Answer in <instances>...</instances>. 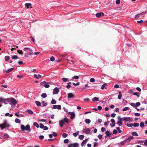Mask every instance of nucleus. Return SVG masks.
Wrapping results in <instances>:
<instances>
[{
  "instance_id": "obj_11",
  "label": "nucleus",
  "mask_w": 147,
  "mask_h": 147,
  "mask_svg": "<svg viewBox=\"0 0 147 147\" xmlns=\"http://www.w3.org/2000/svg\"><path fill=\"white\" fill-rule=\"evenodd\" d=\"M68 98H71L74 97V94L72 93H68Z\"/></svg>"
},
{
  "instance_id": "obj_28",
  "label": "nucleus",
  "mask_w": 147,
  "mask_h": 147,
  "mask_svg": "<svg viewBox=\"0 0 147 147\" xmlns=\"http://www.w3.org/2000/svg\"><path fill=\"white\" fill-rule=\"evenodd\" d=\"M33 125L36 127L37 128H38L39 127L38 124L36 122H34L33 123Z\"/></svg>"
},
{
  "instance_id": "obj_7",
  "label": "nucleus",
  "mask_w": 147,
  "mask_h": 147,
  "mask_svg": "<svg viewBox=\"0 0 147 147\" xmlns=\"http://www.w3.org/2000/svg\"><path fill=\"white\" fill-rule=\"evenodd\" d=\"M90 129L89 128H86L84 129L83 130V132H84L86 134H89L90 133Z\"/></svg>"
},
{
  "instance_id": "obj_2",
  "label": "nucleus",
  "mask_w": 147,
  "mask_h": 147,
  "mask_svg": "<svg viewBox=\"0 0 147 147\" xmlns=\"http://www.w3.org/2000/svg\"><path fill=\"white\" fill-rule=\"evenodd\" d=\"M9 99L10 100L11 104L13 105H15L18 102V101L13 98H10Z\"/></svg>"
},
{
  "instance_id": "obj_52",
  "label": "nucleus",
  "mask_w": 147,
  "mask_h": 147,
  "mask_svg": "<svg viewBox=\"0 0 147 147\" xmlns=\"http://www.w3.org/2000/svg\"><path fill=\"white\" fill-rule=\"evenodd\" d=\"M95 79L93 78H92L90 79V82H94L95 81Z\"/></svg>"
},
{
  "instance_id": "obj_16",
  "label": "nucleus",
  "mask_w": 147,
  "mask_h": 147,
  "mask_svg": "<svg viewBox=\"0 0 147 147\" xmlns=\"http://www.w3.org/2000/svg\"><path fill=\"white\" fill-rule=\"evenodd\" d=\"M25 126L23 125H21V130L22 131H24L26 130Z\"/></svg>"
},
{
  "instance_id": "obj_50",
  "label": "nucleus",
  "mask_w": 147,
  "mask_h": 147,
  "mask_svg": "<svg viewBox=\"0 0 147 147\" xmlns=\"http://www.w3.org/2000/svg\"><path fill=\"white\" fill-rule=\"evenodd\" d=\"M130 104L133 107L136 108V107L135 103H131Z\"/></svg>"
},
{
  "instance_id": "obj_20",
  "label": "nucleus",
  "mask_w": 147,
  "mask_h": 147,
  "mask_svg": "<svg viewBox=\"0 0 147 147\" xmlns=\"http://www.w3.org/2000/svg\"><path fill=\"white\" fill-rule=\"evenodd\" d=\"M62 120L64 122H65L67 123H69V120L67 117L65 118Z\"/></svg>"
},
{
  "instance_id": "obj_29",
  "label": "nucleus",
  "mask_w": 147,
  "mask_h": 147,
  "mask_svg": "<svg viewBox=\"0 0 147 147\" xmlns=\"http://www.w3.org/2000/svg\"><path fill=\"white\" fill-rule=\"evenodd\" d=\"M50 83L49 82H47L45 81H43V82H42L40 83V84L42 86H45V84L46 83Z\"/></svg>"
},
{
  "instance_id": "obj_25",
  "label": "nucleus",
  "mask_w": 147,
  "mask_h": 147,
  "mask_svg": "<svg viewBox=\"0 0 147 147\" xmlns=\"http://www.w3.org/2000/svg\"><path fill=\"white\" fill-rule=\"evenodd\" d=\"M99 100V98L97 97H95L92 99V100L93 101H97Z\"/></svg>"
},
{
  "instance_id": "obj_63",
  "label": "nucleus",
  "mask_w": 147,
  "mask_h": 147,
  "mask_svg": "<svg viewBox=\"0 0 147 147\" xmlns=\"http://www.w3.org/2000/svg\"><path fill=\"white\" fill-rule=\"evenodd\" d=\"M116 3L117 4H119L120 3V0H117L116 1Z\"/></svg>"
},
{
  "instance_id": "obj_62",
  "label": "nucleus",
  "mask_w": 147,
  "mask_h": 147,
  "mask_svg": "<svg viewBox=\"0 0 147 147\" xmlns=\"http://www.w3.org/2000/svg\"><path fill=\"white\" fill-rule=\"evenodd\" d=\"M79 138L81 140H83V135H81L79 136Z\"/></svg>"
},
{
  "instance_id": "obj_58",
  "label": "nucleus",
  "mask_w": 147,
  "mask_h": 147,
  "mask_svg": "<svg viewBox=\"0 0 147 147\" xmlns=\"http://www.w3.org/2000/svg\"><path fill=\"white\" fill-rule=\"evenodd\" d=\"M44 138V137L43 136H39V138L40 140H42Z\"/></svg>"
},
{
  "instance_id": "obj_15",
  "label": "nucleus",
  "mask_w": 147,
  "mask_h": 147,
  "mask_svg": "<svg viewBox=\"0 0 147 147\" xmlns=\"http://www.w3.org/2000/svg\"><path fill=\"white\" fill-rule=\"evenodd\" d=\"M25 128H26V130H27V131H30V126L29 125H27L26 126H25Z\"/></svg>"
},
{
  "instance_id": "obj_40",
  "label": "nucleus",
  "mask_w": 147,
  "mask_h": 147,
  "mask_svg": "<svg viewBox=\"0 0 147 147\" xmlns=\"http://www.w3.org/2000/svg\"><path fill=\"white\" fill-rule=\"evenodd\" d=\"M12 58L14 59H18V57L16 55H13L12 57Z\"/></svg>"
},
{
  "instance_id": "obj_46",
  "label": "nucleus",
  "mask_w": 147,
  "mask_h": 147,
  "mask_svg": "<svg viewBox=\"0 0 147 147\" xmlns=\"http://www.w3.org/2000/svg\"><path fill=\"white\" fill-rule=\"evenodd\" d=\"M133 94L137 96L138 97H139L140 96L139 94L137 92H135L133 93Z\"/></svg>"
},
{
  "instance_id": "obj_31",
  "label": "nucleus",
  "mask_w": 147,
  "mask_h": 147,
  "mask_svg": "<svg viewBox=\"0 0 147 147\" xmlns=\"http://www.w3.org/2000/svg\"><path fill=\"white\" fill-rule=\"evenodd\" d=\"M79 131H78L77 132L74 133L73 134V135L75 137H76L78 135Z\"/></svg>"
},
{
  "instance_id": "obj_54",
  "label": "nucleus",
  "mask_w": 147,
  "mask_h": 147,
  "mask_svg": "<svg viewBox=\"0 0 147 147\" xmlns=\"http://www.w3.org/2000/svg\"><path fill=\"white\" fill-rule=\"evenodd\" d=\"M69 140L67 139H66L64 140V142L65 144H67L68 143Z\"/></svg>"
},
{
  "instance_id": "obj_14",
  "label": "nucleus",
  "mask_w": 147,
  "mask_h": 147,
  "mask_svg": "<svg viewBox=\"0 0 147 147\" xmlns=\"http://www.w3.org/2000/svg\"><path fill=\"white\" fill-rule=\"evenodd\" d=\"M14 69V68H12L9 69L7 70H5L4 71H5V72L6 73H9V72H11V71H12Z\"/></svg>"
},
{
  "instance_id": "obj_1",
  "label": "nucleus",
  "mask_w": 147,
  "mask_h": 147,
  "mask_svg": "<svg viewBox=\"0 0 147 147\" xmlns=\"http://www.w3.org/2000/svg\"><path fill=\"white\" fill-rule=\"evenodd\" d=\"M11 126L8 123L7 120H5L2 124H0V127L1 129H3L4 128L9 127Z\"/></svg>"
},
{
  "instance_id": "obj_4",
  "label": "nucleus",
  "mask_w": 147,
  "mask_h": 147,
  "mask_svg": "<svg viewBox=\"0 0 147 147\" xmlns=\"http://www.w3.org/2000/svg\"><path fill=\"white\" fill-rule=\"evenodd\" d=\"M123 121H129L130 122L131 121V119L129 117H125L123 118Z\"/></svg>"
},
{
  "instance_id": "obj_32",
  "label": "nucleus",
  "mask_w": 147,
  "mask_h": 147,
  "mask_svg": "<svg viewBox=\"0 0 147 147\" xmlns=\"http://www.w3.org/2000/svg\"><path fill=\"white\" fill-rule=\"evenodd\" d=\"M10 59V57L8 56H6L5 57V61H8Z\"/></svg>"
},
{
  "instance_id": "obj_22",
  "label": "nucleus",
  "mask_w": 147,
  "mask_h": 147,
  "mask_svg": "<svg viewBox=\"0 0 147 147\" xmlns=\"http://www.w3.org/2000/svg\"><path fill=\"white\" fill-rule=\"evenodd\" d=\"M119 94L118 96V98L119 99H121L122 96V95L121 92L120 91L119 92Z\"/></svg>"
},
{
  "instance_id": "obj_30",
  "label": "nucleus",
  "mask_w": 147,
  "mask_h": 147,
  "mask_svg": "<svg viewBox=\"0 0 147 147\" xmlns=\"http://www.w3.org/2000/svg\"><path fill=\"white\" fill-rule=\"evenodd\" d=\"M129 107H125L123 109H122V111H126L127 110H129Z\"/></svg>"
},
{
  "instance_id": "obj_48",
  "label": "nucleus",
  "mask_w": 147,
  "mask_h": 147,
  "mask_svg": "<svg viewBox=\"0 0 147 147\" xmlns=\"http://www.w3.org/2000/svg\"><path fill=\"white\" fill-rule=\"evenodd\" d=\"M118 121H123V118H121L119 116H118L117 117Z\"/></svg>"
},
{
  "instance_id": "obj_43",
  "label": "nucleus",
  "mask_w": 147,
  "mask_h": 147,
  "mask_svg": "<svg viewBox=\"0 0 147 147\" xmlns=\"http://www.w3.org/2000/svg\"><path fill=\"white\" fill-rule=\"evenodd\" d=\"M42 104L43 106H45L47 105V104L45 103V102L44 101H43L42 102Z\"/></svg>"
},
{
  "instance_id": "obj_53",
  "label": "nucleus",
  "mask_w": 147,
  "mask_h": 147,
  "mask_svg": "<svg viewBox=\"0 0 147 147\" xmlns=\"http://www.w3.org/2000/svg\"><path fill=\"white\" fill-rule=\"evenodd\" d=\"M55 60V58L53 56H52L50 58V61H53Z\"/></svg>"
},
{
  "instance_id": "obj_38",
  "label": "nucleus",
  "mask_w": 147,
  "mask_h": 147,
  "mask_svg": "<svg viewBox=\"0 0 147 147\" xmlns=\"http://www.w3.org/2000/svg\"><path fill=\"white\" fill-rule=\"evenodd\" d=\"M140 126L142 128H143L144 126V123L143 122H141L140 124Z\"/></svg>"
},
{
  "instance_id": "obj_60",
  "label": "nucleus",
  "mask_w": 147,
  "mask_h": 147,
  "mask_svg": "<svg viewBox=\"0 0 147 147\" xmlns=\"http://www.w3.org/2000/svg\"><path fill=\"white\" fill-rule=\"evenodd\" d=\"M111 122L113 123H115V120L113 119H112L111 120Z\"/></svg>"
},
{
  "instance_id": "obj_35",
  "label": "nucleus",
  "mask_w": 147,
  "mask_h": 147,
  "mask_svg": "<svg viewBox=\"0 0 147 147\" xmlns=\"http://www.w3.org/2000/svg\"><path fill=\"white\" fill-rule=\"evenodd\" d=\"M41 96L42 98H45L47 97V94L45 93H43L42 94Z\"/></svg>"
},
{
  "instance_id": "obj_37",
  "label": "nucleus",
  "mask_w": 147,
  "mask_h": 147,
  "mask_svg": "<svg viewBox=\"0 0 147 147\" xmlns=\"http://www.w3.org/2000/svg\"><path fill=\"white\" fill-rule=\"evenodd\" d=\"M89 88V86L87 84H86L85 85V87L83 88V90H88V88Z\"/></svg>"
},
{
  "instance_id": "obj_45",
  "label": "nucleus",
  "mask_w": 147,
  "mask_h": 147,
  "mask_svg": "<svg viewBox=\"0 0 147 147\" xmlns=\"http://www.w3.org/2000/svg\"><path fill=\"white\" fill-rule=\"evenodd\" d=\"M17 52L20 54L23 55V53L22 51L20 50H18Z\"/></svg>"
},
{
  "instance_id": "obj_47",
  "label": "nucleus",
  "mask_w": 147,
  "mask_h": 147,
  "mask_svg": "<svg viewBox=\"0 0 147 147\" xmlns=\"http://www.w3.org/2000/svg\"><path fill=\"white\" fill-rule=\"evenodd\" d=\"M68 136V135L65 133H63L62 134V136L64 138H66Z\"/></svg>"
},
{
  "instance_id": "obj_5",
  "label": "nucleus",
  "mask_w": 147,
  "mask_h": 147,
  "mask_svg": "<svg viewBox=\"0 0 147 147\" xmlns=\"http://www.w3.org/2000/svg\"><path fill=\"white\" fill-rule=\"evenodd\" d=\"M79 145L77 143H75L73 144H71L68 145V147H72L74 146V147H77Z\"/></svg>"
},
{
  "instance_id": "obj_19",
  "label": "nucleus",
  "mask_w": 147,
  "mask_h": 147,
  "mask_svg": "<svg viewBox=\"0 0 147 147\" xmlns=\"http://www.w3.org/2000/svg\"><path fill=\"white\" fill-rule=\"evenodd\" d=\"M35 103L38 106H41V103L39 101H35Z\"/></svg>"
},
{
  "instance_id": "obj_56",
  "label": "nucleus",
  "mask_w": 147,
  "mask_h": 147,
  "mask_svg": "<svg viewBox=\"0 0 147 147\" xmlns=\"http://www.w3.org/2000/svg\"><path fill=\"white\" fill-rule=\"evenodd\" d=\"M117 129L118 130V132L119 133L121 132L122 131L120 129L119 127H117Z\"/></svg>"
},
{
  "instance_id": "obj_9",
  "label": "nucleus",
  "mask_w": 147,
  "mask_h": 147,
  "mask_svg": "<svg viewBox=\"0 0 147 147\" xmlns=\"http://www.w3.org/2000/svg\"><path fill=\"white\" fill-rule=\"evenodd\" d=\"M104 16V14L102 12L98 13L96 14V16L97 17H100L101 16Z\"/></svg>"
},
{
  "instance_id": "obj_49",
  "label": "nucleus",
  "mask_w": 147,
  "mask_h": 147,
  "mask_svg": "<svg viewBox=\"0 0 147 147\" xmlns=\"http://www.w3.org/2000/svg\"><path fill=\"white\" fill-rule=\"evenodd\" d=\"M72 78L73 79H78V78H79V77L78 76H74V77H73Z\"/></svg>"
},
{
  "instance_id": "obj_17",
  "label": "nucleus",
  "mask_w": 147,
  "mask_h": 147,
  "mask_svg": "<svg viewBox=\"0 0 147 147\" xmlns=\"http://www.w3.org/2000/svg\"><path fill=\"white\" fill-rule=\"evenodd\" d=\"M8 102V99H4L2 102H3L4 104H7V102Z\"/></svg>"
},
{
  "instance_id": "obj_39",
  "label": "nucleus",
  "mask_w": 147,
  "mask_h": 147,
  "mask_svg": "<svg viewBox=\"0 0 147 147\" xmlns=\"http://www.w3.org/2000/svg\"><path fill=\"white\" fill-rule=\"evenodd\" d=\"M107 85V84L106 83H105L102 86L101 88L102 90H103L105 88V86Z\"/></svg>"
},
{
  "instance_id": "obj_12",
  "label": "nucleus",
  "mask_w": 147,
  "mask_h": 147,
  "mask_svg": "<svg viewBox=\"0 0 147 147\" xmlns=\"http://www.w3.org/2000/svg\"><path fill=\"white\" fill-rule=\"evenodd\" d=\"M64 123V122L62 120H61L59 121V124L61 127H63Z\"/></svg>"
},
{
  "instance_id": "obj_23",
  "label": "nucleus",
  "mask_w": 147,
  "mask_h": 147,
  "mask_svg": "<svg viewBox=\"0 0 147 147\" xmlns=\"http://www.w3.org/2000/svg\"><path fill=\"white\" fill-rule=\"evenodd\" d=\"M71 82H69L67 84V85L66 86V87L68 89L69 88L71 87Z\"/></svg>"
},
{
  "instance_id": "obj_3",
  "label": "nucleus",
  "mask_w": 147,
  "mask_h": 147,
  "mask_svg": "<svg viewBox=\"0 0 147 147\" xmlns=\"http://www.w3.org/2000/svg\"><path fill=\"white\" fill-rule=\"evenodd\" d=\"M69 115H71L70 118L71 119H73L75 117V115L73 112H69L68 113Z\"/></svg>"
},
{
  "instance_id": "obj_8",
  "label": "nucleus",
  "mask_w": 147,
  "mask_h": 147,
  "mask_svg": "<svg viewBox=\"0 0 147 147\" xmlns=\"http://www.w3.org/2000/svg\"><path fill=\"white\" fill-rule=\"evenodd\" d=\"M134 138V137L133 136H131L125 140L127 142L130 141L131 140H133Z\"/></svg>"
},
{
  "instance_id": "obj_26",
  "label": "nucleus",
  "mask_w": 147,
  "mask_h": 147,
  "mask_svg": "<svg viewBox=\"0 0 147 147\" xmlns=\"http://www.w3.org/2000/svg\"><path fill=\"white\" fill-rule=\"evenodd\" d=\"M122 121H118L117 122V124L119 126H120L122 124Z\"/></svg>"
},
{
  "instance_id": "obj_57",
  "label": "nucleus",
  "mask_w": 147,
  "mask_h": 147,
  "mask_svg": "<svg viewBox=\"0 0 147 147\" xmlns=\"http://www.w3.org/2000/svg\"><path fill=\"white\" fill-rule=\"evenodd\" d=\"M73 84L74 86H78L80 84V82H77L76 84L73 83Z\"/></svg>"
},
{
  "instance_id": "obj_64",
  "label": "nucleus",
  "mask_w": 147,
  "mask_h": 147,
  "mask_svg": "<svg viewBox=\"0 0 147 147\" xmlns=\"http://www.w3.org/2000/svg\"><path fill=\"white\" fill-rule=\"evenodd\" d=\"M98 137L100 140L102 138V136L101 135L99 134L98 135Z\"/></svg>"
},
{
  "instance_id": "obj_36",
  "label": "nucleus",
  "mask_w": 147,
  "mask_h": 147,
  "mask_svg": "<svg viewBox=\"0 0 147 147\" xmlns=\"http://www.w3.org/2000/svg\"><path fill=\"white\" fill-rule=\"evenodd\" d=\"M127 142L125 140L124 141L121 142H120V144L121 145L124 146L125 145V143Z\"/></svg>"
},
{
  "instance_id": "obj_27",
  "label": "nucleus",
  "mask_w": 147,
  "mask_h": 147,
  "mask_svg": "<svg viewBox=\"0 0 147 147\" xmlns=\"http://www.w3.org/2000/svg\"><path fill=\"white\" fill-rule=\"evenodd\" d=\"M131 134L133 136H138V135L136 132H133L131 133Z\"/></svg>"
},
{
  "instance_id": "obj_13",
  "label": "nucleus",
  "mask_w": 147,
  "mask_h": 147,
  "mask_svg": "<svg viewBox=\"0 0 147 147\" xmlns=\"http://www.w3.org/2000/svg\"><path fill=\"white\" fill-rule=\"evenodd\" d=\"M41 75L40 74H38V75L35 74L34 75V77L36 79H38L40 78H41Z\"/></svg>"
},
{
  "instance_id": "obj_6",
  "label": "nucleus",
  "mask_w": 147,
  "mask_h": 147,
  "mask_svg": "<svg viewBox=\"0 0 147 147\" xmlns=\"http://www.w3.org/2000/svg\"><path fill=\"white\" fill-rule=\"evenodd\" d=\"M59 91V90L57 88H55L53 90V94H57Z\"/></svg>"
},
{
  "instance_id": "obj_34",
  "label": "nucleus",
  "mask_w": 147,
  "mask_h": 147,
  "mask_svg": "<svg viewBox=\"0 0 147 147\" xmlns=\"http://www.w3.org/2000/svg\"><path fill=\"white\" fill-rule=\"evenodd\" d=\"M15 122L16 123H20L21 121L18 118H16L15 119Z\"/></svg>"
},
{
  "instance_id": "obj_10",
  "label": "nucleus",
  "mask_w": 147,
  "mask_h": 147,
  "mask_svg": "<svg viewBox=\"0 0 147 147\" xmlns=\"http://www.w3.org/2000/svg\"><path fill=\"white\" fill-rule=\"evenodd\" d=\"M146 13V12L144 11V12H142L141 13L136 15L135 16V18H138L140 17V16L141 15L145 14V13Z\"/></svg>"
},
{
  "instance_id": "obj_61",
  "label": "nucleus",
  "mask_w": 147,
  "mask_h": 147,
  "mask_svg": "<svg viewBox=\"0 0 147 147\" xmlns=\"http://www.w3.org/2000/svg\"><path fill=\"white\" fill-rule=\"evenodd\" d=\"M144 145L145 146H147V139H146L145 140L144 142Z\"/></svg>"
},
{
  "instance_id": "obj_21",
  "label": "nucleus",
  "mask_w": 147,
  "mask_h": 147,
  "mask_svg": "<svg viewBox=\"0 0 147 147\" xmlns=\"http://www.w3.org/2000/svg\"><path fill=\"white\" fill-rule=\"evenodd\" d=\"M27 111L28 113V114L30 115L33 114L34 113L33 111L30 109L27 110Z\"/></svg>"
},
{
  "instance_id": "obj_33",
  "label": "nucleus",
  "mask_w": 147,
  "mask_h": 147,
  "mask_svg": "<svg viewBox=\"0 0 147 147\" xmlns=\"http://www.w3.org/2000/svg\"><path fill=\"white\" fill-rule=\"evenodd\" d=\"M85 122L87 124H89L90 122V120L89 119H86L85 120Z\"/></svg>"
},
{
  "instance_id": "obj_18",
  "label": "nucleus",
  "mask_w": 147,
  "mask_h": 147,
  "mask_svg": "<svg viewBox=\"0 0 147 147\" xmlns=\"http://www.w3.org/2000/svg\"><path fill=\"white\" fill-rule=\"evenodd\" d=\"M105 134L107 135V136L110 137L111 135V134L110 133V131L108 130H107L105 131Z\"/></svg>"
},
{
  "instance_id": "obj_42",
  "label": "nucleus",
  "mask_w": 147,
  "mask_h": 147,
  "mask_svg": "<svg viewBox=\"0 0 147 147\" xmlns=\"http://www.w3.org/2000/svg\"><path fill=\"white\" fill-rule=\"evenodd\" d=\"M62 80L64 82H66L67 80H68V79L67 78H62Z\"/></svg>"
},
{
  "instance_id": "obj_24",
  "label": "nucleus",
  "mask_w": 147,
  "mask_h": 147,
  "mask_svg": "<svg viewBox=\"0 0 147 147\" xmlns=\"http://www.w3.org/2000/svg\"><path fill=\"white\" fill-rule=\"evenodd\" d=\"M25 5L26 7L28 8L30 6H31V4L30 3H25Z\"/></svg>"
},
{
  "instance_id": "obj_59",
  "label": "nucleus",
  "mask_w": 147,
  "mask_h": 147,
  "mask_svg": "<svg viewBox=\"0 0 147 147\" xmlns=\"http://www.w3.org/2000/svg\"><path fill=\"white\" fill-rule=\"evenodd\" d=\"M57 109L59 110H60L61 109V107L60 105H57Z\"/></svg>"
},
{
  "instance_id": "obj_41",
  "label": "nucleus",
  "mask_w": 147,
  "mask_h": 147,
  "mask_svg": "<svg viewBox=\"0 0 147 147\" xmlns=\"http://www.w3.org/2000/svg\"><path fill=\"white\" fill-rule=\"evenodd\" d=\"M56 101L55 100L53 99L51 101V103L52 104H56Z\"/></svg>"
},
{
  "instance_id": "obj_55",
  "label": "nucleus",
  "mask_w": 147,
  "mask_h": 147,
  "mask_svg": "<svg viewBox=\"0 0 147 147\" xmlns=\"http://www.w3.org/2000/svg\"><path fill=\"white\" fill-rule=\"evenodd\" d=\"M48 83L45 84V87L46 88H48L49 87V85L47 84Z\"/></svg>"
},
{
  "instance_id": "obj_51",
  "label": "nucleus",
  "mask_w": 147,
  "mask_h": 147,
  "mask_svg": "<svg viewBox=\"0 0 147 147\" xmlns=\"http://www.w3.org/2000/svg\"><path fill=\"white\" fill-rule=\"evenodd\" d=\"M40 127L42 129L43 128L44 126L43 124L41 123L40 124Z\"/></svg>"
},
{
  "instance_id": "obj_44",
  "label": "nucleus",
  "mask_w": 147,
  "mask_h": 147,
  "mask_svg": "<svg viewBox=\"0 0 147 147\" xmlns=\"http://www.w3.org/2000/svg\"><path fill=\"white\" fill-rule=\"evenodd\" d=\"M139 123H135L133 125L134 127H138L139 126Z\"/></svg>"
}]
</instances>
